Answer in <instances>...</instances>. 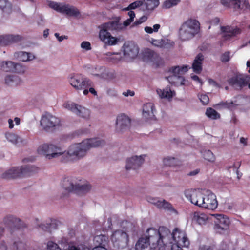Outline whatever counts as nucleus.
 Segmentation results:
<instances>
[{"label":"nucleus","instance_id":"nucleus-19","mask_svg":"<svg viewBox=\"0 0 250 250\" xmlns=\"http://www.w3.org/2000/svg\"><path fill=\"white\" fill-rule=\"evenodd\" d=\"M212 216L215 218V224L219 229L222 230L228 229L230 222L227 216L222 214H214Z\"/></svg>","mask_w":250,"mask_h":250},{"label":"nucleus","instance_id":"nucleus-17","mask_svg":"<svg viewBox=\"0 0 250 250\" xmlns=\"http://www.w3.org/2000/svg\"><path fill=\"white\" fill-rule=\"evenodd\" d=\"M218 207V202L216 196L212 193L208 192L205 194L204 201H202L200 207L208 209L214 210Z\"/></svg>","mask_w":250,"mask_h":250},{"label":"nucleus","instance_id":"nucleus-22","mask_svg":"<svg viewBox=\"0 0 250 250\" xmlns=\"http://www.w3.org/2000/svg\"><path fill=\"white\" fill-rule=\"evenodd\" d=\"M21 37L18 35H0V45H9L20 41Z\"/></svg>","mask_w":250,"mask_h":250},{"label":"nucleus","instance_id":"nucleus-53","mask_svg":"<svg viewBox=\"0 0 250 250\" xmlns=\"http://www.w3.org/2000/svg\"><path fill=\"white\" fill-rule=\"evenodd\" d=\"M54 36L59 42H62L63 40H66L68 39V37L67 36H60L59 34L58 33H55Z\"/></svg>","mask_w":250,"mask_h":250},{"label":"nucleus","instance_id":"nucleus-62","mask_svg":"<svg viewBox=\"0 0 250 250\" xmlns=\"http://www.w3.org/2000/svg\"><path fill=\"white\" fill-rule=\"evenodd\" d=\"M200 170L199 169H195V170H194L191 172H190L188 174L190 176H194V175H196V174H197L198 173H199Z\"/></svg>","mask_w":250,"mask_h":250},{"label":"nucleus","instance_id":"nucleus-1","mask_svg":"<svg viewBox=\"0 0 250 250\" xmlns=\"http://www.w3.org/2000/svg\"><path fill=\"white\" fill-rule=\"evenodd\" d=\"M104 144V142L98 138L86 139L80 143L70 145L66 150L53 144H44L38 148V153L43 155L50 160L60 158L64 163L76 162L84 158L87 152L93 147Z\"/></svg>","mask_w":250,"mask_h":250},{"label":"nucleus","instance_id":"nucleus-15","mask_svg":"<svg viewBox=\"0 0 250 250\" xmlns=\"http://www.w3.org/2000/svg\"><path fill=\"white\" fill-rule=\"evenodd\" d=\"M130 125V119L124 114L117 116L115 124V130L118 132H123L127 130Z\"/></svg>","mask_w":250,"mask_h":250},{"label":"nucleus","instance_id":"nucleus-7","mask_svg":"<svg viewBox=\"0 0 250 250\" xmlns=\"http://www.w3.org/2000/svg\"><path fill=\"white\" fill-rule=\"evenodd\" d=\"M190 68L188 65H183L182 66H175L171 68L170 72L171 75L167 77L169 83L176 86L183 85L185 84V79L183 75L187 72Z\"/></svg>","mask_w":250,"mask_h":250},{"label":"nucleus","instance_id":"nucleus-29","mask_svg":"<svg viewBox=\"0 0 250 250\" xmlns=\"http://www.w3.org/2000/svg\"><path fill=\"white\" fill-rule=\"evenodd\" d=\"M157 92L161 98L170 99L175 94V91L171 90L169 87H166L163 89H158L157 90Z\"/></svg>","mask_w":250,"mask_h":250},{"label":"nucleus","instance_id":"nucleus-37","mask_svg":"<svg viewBox=\"0 0 250 250\" xmlns=\"http://www.w3.org/2000/svg\"><path fill=\"white\" fill-rule=\"evenodd\" d=\"M78 104L71 101H67L63 104V106L65 109L72 112L74 114L76 113V111L78 110Z\"/></svg>","mask_w":250,"mask_h":250},{"label":"nucleus","instance_id":"nucleus-48","mask_svg":"<svg viewBox=\"0 0 250 250\" xmlns=\"http://www.w3.org/2000/svg\"><path fill=\"white\" fill-rule=\"evenodd\" d=\"M81 47L86 51L91 49L90 43L88 41H83L81 43Z\"/></svg>","mask_w":250,"mask_h":250},{"label":"nucleus","instance_id":"nucleus-46","mask_svg":"<svg viewBox=\"0 0 250 250\" xmlns=\"http://www.w3.org/2000/svg\"><path fill=\"white\" fill-rule=\"evenodd\" d=\"M0 8L3 10L11 9V4L7 0H0Z\"/></svg>","mask_w":250,"mask_h":250},{"label":"nucleus","instance_id":"nucleus-39","mask_svg":"<svg viewBox=\"0 0 250 250\" xmlns=\"http://www.w3.org/2000/svg\"><path fill=\"white\" fill-rule=\"evenodd\" d=\"M206 114L208 118L211 119H217L220 118L219 114L211 108H207Z\"/></svg>","mask_w":250,"mask_h":250},{"label":"nucleus","instance_id":"nucleus-24","mask_svg":"<svg viewBox=\"0 0 250 250\" xmlns=\"http://www.w3.org/2000/svg\"><path fill=\"white\" fill-rule=\"evenodd\" d=\"M155 109L152 103H148L144 105L143 117L146 120L153 119L155 117Z\"/></svg>","mask_w":250,"mask_h":250},{"label":"nucleus","instance_id":"nucleus-27","mask_svg":"<svg viewBox=\"0 0 250 250\" xmlns=\"http://www.w3.org/2000/svg\"><path fill=\"white\" fill-rule=\"evenodd\" d=\"M204 60V56L201 54H199L195 57L192 64V69L194 72L199 74L202 69V62Z\"/></svg>","mask_w":250,"mask_h":250},{"label":"nucleus","instance_id":"nucleus-51","mask_svg":"<svg viewBox=\"0 0 250 250\" xmlns=\"http://www.w3.org/2000/svg\"><path fill=\"white\" fill-rule=\"evenodd\" d=\"M230 59V54L229 52H225L221 56V60L223 62H227Z\"/></svg>","mask_w":250,"mask_h":250},{"label":"nucleus","instance_id":"nucleus-10","mask_svg":"<svg viewBox=\"0 0 250 250\" xmlns=\"http://www.w3.org/2000/svg\"><path fill=\"white\" fill-rule=\"evenodd\" d=\"M49 6L57 12L65 14L68 16H77L79 12L77 9L73 6L54 1L48 2Z\"/></svg>","mask_w":250,"mask_h":250},{"label":"nucleus","instance_id":"nucleus-21","mask_svg":"<svg viewBox=\"0 0 250 250\" xmlns=\"http://www.w3.org/2000/svg\"><path fill=\"white\" fill-rule=\"evenodd\" d=\"M192 221L199 225H206L208 221V215L201 211H195L191 214Z\"/></svg>","mask_w":250,"mask_h":250},{"label":"nucleus","instance_id":"nucleus-61","mask_svg":"<svg viewBox=\"0 0 250 250\" xmlns=\"http://www.w3.org/2000/svg\"><path fill=\"white\" fill-rule=\"evenodd\" d=\"M128 15L129 16V19H131V20H134V19L135 17V13L132 11H129L128 13Z\"/></svg>","mask_w":250,"mask_h":250},{"label":"nucleus","instance_id":"nucleus-11","mask_svg":"<svg viewBox=\"0 0 250 250\" xmlns=\"http://www.w3.org/2000/svg\"><path fill=\"white\" fill-rule=\"evenodd\" d=\"M146 156V154H141L140 155H132L128 157L126 160L125 169L127 170L138 169L144 163Z\"/></svg>","mask_w":250,"mask_h":250},{"label":"nucleus","instance_id":"nucleus-20","mask_svg":"<svg viewBox=\"0 0 250 250\" xmlns=\"http://www.w3.org/2000/svg\"><path fill=\"white\" fill-rule=\"evenodd\" d=\"M149 229H149L146 231V234L145 236L141 237L139 239L135 245V250H143L147 248L149 245H150V250H155L152 248V244L149 239L148 231Z\"/></svg>","mask_w":250,"mask_h":250},{"label":"nucleus","instance_id":"nucleus-33","mask_svg":"<svg viewBox=\"0 0 250 250\" xmlns=\"http://www.w3.org/2000/svg\"><path fill=\"white\" fill-rule=\"evenodd\" d=\"M18 59L22 62L31 61L35 59V55L29 52L21 51L17 53Z\"/></svg>","mask_w":250,"mask_h":250},{"label":"nucleus","instance_id":"nucleus-52","mask_svg":"<svg viewBox=\"0 0 250 250\" xmlns=\"http://www.w3.org/2000/svg\"><path fill=\"white\" fill-rule=\"evenodd\" d=\"M147 19V17L146 16H143L139 18V20L135 22L136 25L141 24L146 21Z\"/></svg>","mask_w":250,"mask_h":250},{"label":"nucleus","instance_id":"nucleus-50","mask_svg":"<svg viewBox=\"0 0 250 250\" xmlns=\"http://www.w3.org/2000/svg\"><path fill=\"white\" fill-rule=\"evenodd\" d=\"M238 166L239 165H236L235 164H232L229 166L228 170H229L230 173L232 172L233 173H237L238 172Z\"/></svg>","mask_w":250,"mask_h":250},{"label":"nucleus","instance_id":"nucleus-45","mask_svg":"<svg viewBox=\"0 0 250 250\" xmlns=\"http://www.w3.org/2000/svg\"><path fill=\"white\" fill-rule=\"evenodd\" d=\"M14 121L15 123V125H19L21 123V120L18 117H15L14 120L10 118L8 120V127L9 129H13L14 127Z\"/></svg>","mask_w":250,"mask_h":250},{"label":"nucleus","instance_id":"nucleus-4","mask_svg":"<svg viewBox=\"0 0 250 250\" xmlns=\"http://www.w3.org/2000/svg\"><path fill=\"white\" fill-rule=\"evenodd\" d=\"M200 29V23L196 20L188 19L184 22L179 29V38L183 41L192 39Z\"/></svg>","mask_w":250,"mask_h":250},{"label":"nucleus","instance_id":"nucleus-58","mask_svg":"<svg viewBox=\"0 0 250 250\" xmlns=\"http://www.w3.org/2000/svg\"><path fill=\"white\" fill-rule=\"evenodd\" d=\"M220 22V19L218 18H215L211 21V25H217Z\"/></svg>","mask_w":250,"mask_h":250},{"label":"nucleus","instance_id":"nucleus-57","mask_svg":"<svg viewBox=\"0 0 250 250\" xmlns=\"http://www.w3.org/2000/svg\"><path fill=\"white\" fill-rule=\"evenodd\" d=\"M144 30L146 32L149 34H152L153 33V32H154L152 28L149 26L145 27L144 28Z\"/></svg>","mask_w":250,"mask_h":250},{"label":"nucleus","instance_id":"nucleus-3","mask_svg":"<svg viewBox=\"0 0 250 250\" xmlns=\"http://www.w3.org/2000/svg\"><path fill=\"white\" fill-rule=\"evenodd\" d=\"M63 189L66 192H74L77 194H85L90 191L91 186L84 179L66 178L62 184Z\"/></svg>","mask_w":250,"mask_h":250},{"label":"nucleus","instance_id":"nucleus-43","mask_svg":"<svg viewBox=\"0 0 250 250\" xmlns=\"http://www.w3.org/2000/svg\"><path fill=\"white\" fill-rule=\"evenodd\" d=\"M180 2V0H167L163 4L164 8L168 9L176 5Z\"/></svg>","mask_w":250,"mask_h":250},{"label":"nucleus","instance_id":"nucleus-2","mask_svg":"<svg viewBox=\"0 0 250 250\" xmlns=\"http://www.w3.org/2000/svg\"><path fill=\"white\" fill-rule=\"evenodd\" d=\"M148 234L155 250H183L182 247L188 248L190 244L185 232L178 228L171 232L160 227L158 230L149 229Z\"/></svg>","mask_w":250,"mask_h":250},{"label":"nucleus","instance_id":"nucleus-60","mask_svg":"<svg viewBox=\"0 0 250 250\" xmlns=\"http://www.w3.org/2000/svg\"><path fill=\"white\" fill-rule=\"evenodd\" d=\"M133 21V20H131V19H128L124 22V25L125 26H127L129 25Z\"/></svg>","mask_w":250,"mask_h":250},{"label":"nucleus","instance_id":"nucleus-23","mask_svg":"<svg viewBox=\"0 0 250 250\" xmlns=\"http://www.w3.org/2000/svg\"><path fill=\"white\" fill-rule=\"evenodd\" d=\"M147 201L156 206L158 208L161 209H167L171 210L172 206L170 204L163 199H159L157 198H154L151 196H148L147 197Z\"/></svg>","mask_w":250,"mask_h":250},{"label":"nucleus","instance_id":"nucleus-34","mask_svg":"<svg viewBox=\"0 0 250 250\" xmlns=\"http://www.w3.org/2000/svg\"><path fill=\"white\" fill-rule=\"evenodd\" d=\"M5 137L7 141L13 144H16L21 141V137L18 134L13 132L6 133Z\"/></svg>","mask_w":250,"mask_h":250},{"label":"nucleus","instance_id":"nucleus-14","mask_svg":"<svg viewBox=\"0 0 250 250\" xmlns=\"http://www.w3.org/2000/svg\"><path fill=\"white\" fill-rule=\"evenodd\" d=\"M99 37L100 41L104 44L108 46H114L118 44L120 42V38L114 37L110 33L105 29H101L99 33Z\"/></svg>","mask_w":250,"mask_h":250},{"label":"nucleus","instance_id":"nucleus-8","mask_svg":"<svg viewBox=\"0 0 250 250\" xmlns=\"http://www.w3.org/2000/svg\"><path fill=\"white\" fill-rule=\"evenodd\" d=\"M61 125V121L58 117L50 114L46 113L43 115L40 120V125L42 128L46 131L59 126Z\"/></svg>","mask_w":250,"mask_h":250},{"label":"nucleus","instance_id":"nucleus-5","mask_svg":"<svg viewBox=\"0 0 250 250\" xmlns=\"http://www.w3.org/2000/svg\"><path fill=\"white\" fill-rule=\"evenodd\" d=\"M38 169L37 167L33 166L12 167L2 174V177L4 179L16 178L26 174L37 172Z\"/></svg>","mask_w":250,"mask_h":250},{"label":"nucleus","instance_id":"nucleus-32","mask_svg":"<svg viewBox=\"0 0 250 250\" xmlns=\"http://www.w3.org/2000/svg\"><path fill=\"white\" fill-rule=\"evenodd\" d=\"M75 114L80 117L87 120L90 117L91 112L89 109L79 105Z\"/></svg>","mask_w":250,"mask_h":250},{"label":"nucleus","instance_id":"nucleus-55","mask_svg":"<svg viewBox=\"0 0 250 250\" xmlns=\"http://www.w3.org/2000/svg\"><path fill=\"white\" fill-rule=\"evenodd\" d=\"M191 78L193 80L200 83L201 85L202 84V82L198 76L193 75V74H192V75H191Z\"/></svg>","mask_w":250,"mask_h":250},{"label":"nucleus","instance_id":"nucleus-41","mask_svg":"<svg viewBox=\"0 0 250 250\" xmlns=\"http://www.w3.org/2000/svg\"><path fill=\"white\" fill-rule=\"evenodd\" d=\"M235 4V9L247 8L249 6L248 0H237Z\"/></svg>","mask_w":250,"mask_h":250},{"label":"nucleus","instance_id":"nucleus-38","mask_svg":"<svg viewBox=\"0 0 250 250\" xmlns=\"http://www.w3.org/2000/svg\"><path fill=\"white\" fill-rule=\"evenodd\" d=\"M177 160L176 158L172 157H166L163 160V163L166 166L172 167L176 165Z\"/></svg>","mask_w":250,"mask_h":250},{"label":"nucleus","instance_id":"nucleus-12","mask_svg":"<svg viewBox=\"0 0 250 250\" xmlns=\"http://www.w3.org/2000/svg\"><path fill=\"white\" fill-rule=\"evenodd\" d=\"M111 239L115 245L123 248L128 245L129 238L128 234L125 232L121 230H118L113 233Z\"/></svg>","mask_w":250,"mask_h":250},{"label":"nucleus","instance_id":"nucleus-16","mask_svg":"<svg viewBox=\"0 0 250 250\" xmlns=\"http://www.w3.org/2000/svg\"><path fill=\"white\" fill-rule=\"evenodd\" d=\"M124 58L127 60H131L137 56L138 53L137 46L133 42H125L122 48Z\"/></svg>","mask_w":250,"mask_h":250},{"label":"nucleus","instance_id":"nucleus-6","mask_svg":"<svg viewBox=\"0 0 250 250\" xmlns=\"http://www.w3.org/2000/svg\"><path fill=\"white\" fill-rule=\"evenodd\" d=\"M68 81L70 85L77 91H81L92 85V82L80 73L70 74L68 77Z\"/></svg>","mask_w":250,"mask_h":250},{"label":"nucleus","instance_id":"nucleus-28","mask_svg":"<svg viewBox=\"0 0 250 250\" xmlns=\"http://www.w3.org/2000/svg\"><path fill=\"white\" fill-rule=\"evenodd\" d=\"M105 58L113 63H118L123 61L125 58L122 57L120 53L107 52L104 54Z\"/></svg>","mask_w":250,"mask_h":250},{"label":"nucleus","instance_id":"nucleus-64","mask_svg":"<svg viewBox=\"0 0 250 250\" xmlns=\"http://www.w3.org/2000/svg\"><path fill=\"white\" fill-rule=\"evenodd\" d=\"M89 249V250L90 249L89 248H88ZM92 250H107L105 247H101V246H98V247H94Z\"/></svg>","mask_w":250,"mask_h":250},{"label":"nucleus","instance_id":"nucleus-25","mask_svg":"<svg viewBox=\"0 0 250 250\" xmlns=\"http://www.w3.org/2000/svg\"><path fill=\"white\" fill-rule=\"evenodd\" d=\"M4 83L9 86H16L20 84L21 80L18 76L8 74L4 78Z\"/></svg>","mask_w":250,"mask_h":250},{"label":"nucleus","instance_id":"nucleus-36","mask_svg":"<svg viewBox=\"0 0 250 250\" xmlns=\"http://www.w3.org/2000/svg\"><path fill=\"white\" fill-rule=\"evenodd\" d=\"M4 223L9 226H12L18 224L20 219L13 215H7L3 219Z\"/></svg>","mask_w":250,"mask_h":250},{"label":"nucleus","instance_id":"nucleus-18","mask_svg":"<svg viewBox=\"0 0 250 250\" xmlns=\"http://www.w3.org/2000/svg\"><path fill=\"white\" fill-rule=\"evenodd\" d=\"M229 82L230 84L236 85L240 88L248 85V87L250 89V77L249 76H236L230 79Z\"/></svg>","mask_w":250,"mask_h":250},{"label":"nucleus","instance_id":"nucleus-63","mask_svg":"<svg viewBox=\"0 0 250 250\" xmlns=\"http://www.w3.org/2000/svg\"><path fill=\"white\" fill-rule=\"evenodd\" d=\"M93 85L89 87L88 88H89V92L93 94L94 95H97V92L96 90L92 87Z\"/></svg>","mask_w":250,"mask_h":250},{"label":"nucleus","instance_id":"nucleus-40","mask_svg":"<svg viewBox=\"0 0 250 250\" xmlns=\"http://www.w3.org/2000/svg\"><path fill=\"white\" fill-rule=\"evenodd\" d=\"M148 41L149 42H150L153 45L158 47L162 48L164 47L165 45V40L162 39L156 40L151 38Z\"/></svg>","mask_w":250,"mask_h":250},{"label":"nucleus","instance_id":"nucleus-26","mask_svg":"<svg viewBox=\"0 0 250 250\" xmlns=\"http://www.w3.org/2000/svg\"><path fill=\"white\" fill-rule=\"evenodd\" d=\"M220 30L222 36L225 37L226 39L235 36L240 33L239 29L233 28L229 26H220Z\"/></svg>","mask_w":250,"mask_h":250},{"label":"nucleus","instance_id":"nucleus-30","mask_svg":"<svg viewBox=\"0 0 250 250\" xmlns=\"http://www.w3.org/2000/svg\"><path fill=\"white\" fill-rule=\"evenodd\" d=\"M123 25L119 23L118 21H111L102 25V29H105L106 30H118L122 29Z\"/></svg>","mask_w":250,"mask_h":250},{"label":"nucleus","instance_id":"nucleus-35","mask_svg":"<svg viewBox=\"0 0 250 250\" xmlns=\"http://www.w3.org/2000/svg\"><path fill=\"white\" fill-rule=\"evenodd\" d=\"M203 158L206 161L214 163L215 161V157L213 153L209 150L202 149L200 151Z\"/></svg>","mask_w":250,"mask_h":250},{"label":"nucleus","instance_id":"nucleus-49","mask_svg":"<svg viewBox=\"0 0 250 250\" xmlns=\"http://www.w3.org/2000/svg\"><path fill=\"white\" fill-rule=\"evenodd\" d=\"M238 166L239 165H236L235 164H232L229 166L228 170H229L230 173L232 172L233 173H237L238 172Z\"/></svg>","mask_w":250,"mask_h":250},{"label":"nucleus","instance_id":"nucleus-59","mask_svg":"<svg viewBox=\"0 0 250 250\" xmlns=\"http://www.w3.org/2000/svg\"><path fill=\"white\" fill-rule=\"evenodd\" d=\"M161 25L159 24H156L153 26V31L154 32H157L160 28Z\"/></svg>","mask_w":250,"mask_h":250},{"label":"nucleus","instance_id":"nucleus-42","mask_svg":"<svg viewBox=\"0 0 250 250\" xmlns=\"http://www.w3.org/2000/svg\"><path fill=\"white\" fill-rule=\"evenodd\" d=\"M150 61L156 66H159L160 65L162 64L163 63L162 59L159 56H158L155 53L152 54V58H151Z\"/></svg>","mask_w":250,"mask_h":250},{"label":"nucleus","instance_id":"nucleus-56","mask_svg":"<svg viewBox=\"0 0 250 250\" xmlns=\"http://www.w3.org/2000/svg\"><path fill=\"white\" fill-rule=\"evenodd\" d=\"M134 92L133 91H130V90H127L126 92H124L123 94L125 96H133L134 95Z\"/></svg>","mask_w":250,"mask_h":250},{"label":"nucleus","instance_id":"nucleus-13","mask_svg":"<svg viewBox=\"0 0 250 250\" xmlns=\"http://www.w3.org/2000/svg\"><path fill=\"white\" fill-rule=\"evenodd\" d=\"M0 70L20 73L24 72V68L21 64L11 61H0Z\"/></svg>","mask_w":250,"mask_h":250},{"label":"nucleus","instance_id":"nucleus-47","mask_svg":"<svg viewBox=\"0 0 250 250\" xmlns=\"http://www.w3.org/2000/svg\"><path fill=\"white\" fill-rule=\"evenodd\" d=\"M198 98L204 105H207L209 102V98L206 94H199Z\"/></svg>","mask_w":250,"mask_h":250},{"label":"nucleus","instance_id":"nucleus-31","mask_svg":"<svg viewBox=\"0 0 250 250\" xmlns=\"http://www.w3.org/2000/svg\"><path fill=\"white\" fill-rule=\"evenodd\" d=\"M159 4V0H144L143 1V10H152Z\"/></svg>","mask_w":250,"mask_h":250},{"label":"nucleus","instance_id":"nucleus-9","mask_svg":"<svg viewBox=\"0 0 250 250\" xmlns=\"http://www.w3.org/2000/svg\"><path fill=\"white\" fill-rule=\"evenodd\" d=\"M184 195L191 204L200 207L205 194L198 189H188L184 191Z\"/></svg>","mask_w":250,"mask_h":250},{"label":"nucleus","instance_id":"nucleus-54","mask_svg":"<svg viewBox=\"0 0 250 250\" xmlns=\"http://www.w3.org/2000/svg\"><path fill=\"white\" fill-rule=\"evenodd\" d=\"M14 246L17 250H22L24 248V244L21 242L15 243Z\"/></svg>","mask_w":250,"mask_h":250},{"label":"nucleus","instance_id":"nucleus-44","mask_svg":"<svg viewBox=\"0 0 250 250\" xmlns=\"http://www.w3.org/2000/svg\"><path fill=\"white\" fill-rule=\"evenodd\" d=\"M139 7H141V9L143 10V1H135L129 4V6L125 9L126 10H129L130 9H134Z\"/></svg>","mask_w":250,"mask_h":250}]
</instances>
